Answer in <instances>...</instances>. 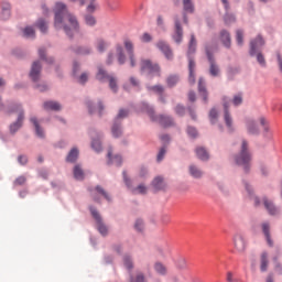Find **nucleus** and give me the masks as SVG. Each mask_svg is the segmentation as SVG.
Wrapping results in <instances>:
<instances>
[{"label": "nucleus", "mask_w": 282, "mask_h": 282, "mask_svg": "<svg viewBox=\"0 0 282 282\" xmlns=\"http://www.w3.org/2000/svg\"><path fill=\"white\" fill-rule=\"evenodd\" d=\"M55 22L54 26L57 30L63 29L65 34L72 37L76 32H78V20L74 14L68 13L67 6L63 2H56L55 9Z\"/></svg>", "instance_id": "1"}, {"label": "nucleus", "mask_w": 282, "mask_h": 282, "mask_svg": "<svg viewBox=\"0 0 282 282\" xmlns=\"http://www.w3.org/2000/svg\"><path fill=\"white\" fill-rule=\"evenodd\" d=\"M236 164L242 166L245 173H248L251 164V153L249 150V143L242 140L240 143V151L235 156Z\"/></svg>", "instance_id": "2"}, {"label": "nucleus", "mask_w": 282, "mask_h": 282, "mask_svg": "<svg viewBox=\"0 0 282 282\" xmlns=\"http://www.w3.org/2000/svg\"><path fill=\"white\" fill-rule=\"evenodd\" d=\"M143 110L148 112V115L151 117L152 121L158 122L163 128L172 127L174 124L171 117H165L163 115L155 116L154 117V110L149 105H143Z\"/></svg>", "instance_id": "3"}, {"label": "nucleus", "mask_w": 282, "mask_h": 282, "mask_svg": "<svg viewBox=\"0 0 282 282\" xmlns=\"http://www.w3.org/2000/svg\"><path fill=\"white\" fill-rule=\"evenodd\" d=\"M96 78L99 82H105L106 79H108L110 89L113 93H118V80L113 76L109 75L102 67H98Z\"/></svg>", "instance_id": "4"}, {"label": "nucleus", "mask_w": 282, "mask_h": 282, "mask_svg": "<svg viewBox=\"0 0 282 282\" xmlns=\"http://www.w3.org/2000/svg\"><path fill=\"white\" fill-rule=\"evenodd\" d=\"M141 73H145L153 76H161V67L159 64H153L150 59H142Z\"/></svg>", "instance_id": "5"}, {"label": "nucleus", "mask_w": 282, "mask_h": 282, "mask_svg": "<svg viewBox=\"0 0 282 282\" xmlns=\"http://www.w3.org/2000/svg\"><path fill=\"white\" fill-rule=\"evenodd\" d=\"M216 47H210L209 45L205 46V53L208 56V61L210 64L209 73L213 77H218L220 75V68L215 62L212 52L215 51Z\"/></svg>", "instance_id": "6"}, {"label": "nucleus", "mask_w": 282, "mask_h": 282, "mask_svg": "<svg viewBox=\"0 0 282 282\" xmlns=\"http://www.w3.org/2000/svg\"><path fill=\"white\" fill-rule=\"evenodd\" d=\"M128 116H129L128 110H126V109H120L119 110V113L117 115V118H116L115 123L112 126V135L115 138H118V137L122 135L120 120L127 118Z\"/></svg>", "instance_id": "7"}, {"label": "nucleus", "mask_w": 282, "mask_h": 282, "mask_svg": "<svg viewBox=\"0 0 282 282\" xmlns=\"http://www.w3.org/2000/svg\"><path fill=\"white\" fill-rule=\"evenodd\" d=\"M90 212L95 220L97 221V229L98 231L102 235L106 236L108 234V228L106 225L102 223V218L98 210H96L94 207H90Z\"/></svg>", "instance_id": "8"}, {"label": "nucleus", "mask_w": 282, "mask_h": 282, "mask_svg": "<svg viewBox=\"0 0 282 282\" xmlns=\"http://www.w3.org/2000/svg\"><path fill=\"white\" fill-rule=\"evenodd\" d=\"M263 207L267 208L268 213L271 216H275L280 214V208L276 207L272 200H269V198H262Z\"/></svg>", "instance_id": "9"}, {"label": "nucleus", "mask_w": 282, "mask_h": 282, "mask_svg": "<svg viewBox=\"0 0 282 282\" xmlns=\"http://www.w3.org/2000/svg\"><path fill=\"white\" fill-rule=\"evenodd\" d=\"M234 246L239 253H243L246 250L245 237L241 235H236L234 238Z\"/></svg>", "instance_id": "10"}, {"label": "nucleus", "mask_w": 282, "mask_h": 282, "mask_svg": "<svg viewBox=\"0 0 282 282\" xmlns=\"http://www.w3.org/2000/svg\"><path fill=\"white\" fill-rule=\"evenodd\" d=\"M264 45L262 36H257L256 40L250 43V55L253 56L258 53V50Z\"/></svg>", "instance_id": "11"}, {"label": "nucleus", "mask_w": 282, "mask_h": 282, "mask_svg": "<svg viewBox=\"0 0 282 282\" xmlns=\"http://www.w3.org/2000/svg\"><path fill=\"white\" fill-rule=\"evenodd\" d=\"M41 70H42L41 63L34 62L30 73V77L32 78L33 82L39 80V78L41 77Z\"/></svg>", "instance_id": "12"}, {"label": "nucleus", "mask_w": 282, "mask_h": 282, "mask_svg": "<svg viewBox=\"0 0 282 282\" xmlns=\"http://www.w3.org/2000/svg\"><path fill=\"white\" fill-rule=\"evenodd\" d=\"M156 46H158V48L163 53V55H164V57H165L166 59H169V61L172 59L173 53H172L170 46H169L165 42H162V41H161V42H159V43L156 44Z\"/></svg>", "instance_id": "13"}, {"label": "nucleus", "mask_w": 282, "mask_h": 282, "mask_svg": "<svg viewBox=\"0 0 282 282\" xmlns=\"http://www.w3.org/2000/svg\"><path fill=\"white\" fill-rule=\"evenodd\" d=\"M175 43H182L183 41V29L178 19H175V32L173 35Z\"/></svg>", "instance_id": "14"}, {"label": "nucleus", "mask_w": 282, "mask_h": 282, "mask_svg": "<svg viewBox=\"0 0 282 282\" xmlns=\"http://www.w3.org/2000/svg\"><path fill=\"white\" fill-rule=\"evenodd\" d=\"M115 51L119 65H123L127 61L123 46L121 44H117Z\"/></svg>", "instance_id": "15"}, {"label": "nucleus", "mask_w": 282, "mask_h": 282, "mask_svg": "<svg viewBox=\"0 0 282 282\" xmlns=\"http://www.w3.org/2000/svg\"><path fill=\"white\" fill-rule=\"evenodd\" d=\"M261 230H262L264 238H267L268 246H270V248H272L273 240L271 239V235H270V224L268 221L262 223Z\"/></svg>", "instance_id": "16"}, {"label": "nucleus", "mask_w": 282, "mask_h": 282, "mask_svg": "<svg viewBox=\"0 0 282 282\" xmlns=\"http://www.w3.org/2000/svg\"><path fill=\"white\" fill-rule=\"evenodd\" d=\"M246 124H247L248 133L250 135H259L260 129L257 126V122L254 120L248 119Z\"/></svg>", "instance_id": "17"}, {"label": "nucleus", "mask_w": 282, "mask_h": 282, "mask_svg": "<svg viewBox=\"0 0 282 282\" xmlns=\"http://www.w3.org/2000/svg\"><path fill=\"white\" fill-rule=\"evenodd\" d=\"M228 108H229V104L226 102V98H224V120H225V124H227V127L231 129L232 119H231V116L229 115Z\"/></svg>", "instance_id": "18"}, {"label": "nucleus", "mask_w": 282, "mask_h": 282, "mask_svg": "<svg viewBox=\"0 0 282 282\" xmlns=\"http://www.w3.org/2000/svg\"><path fill=\"white\" fill-rule=\"evenodd\" d=\"M152 187L155 191H164L166 188V182L164 181L163 177L159 176L155 177L152 182Z\"/></svg>", "instance_id": "19"}, {"label": "nucleus", "mask_w": 282, "mask_h": 282, "mask_svg": "<svg viewBox=\"0 0 282 282\" xmlns=\"http://www.w3.org/2000/svg\"><path fill=\"white\" fill-rule=\"evenodd\" d=\"M43 109L46 111H59L62 110V106L59 102L56 101H45L43 104Z\"/></svg>", "instance_id": "20"}, {"label": "nucleus", "mask_w": 282, "mask_h": 282, "mask_svg": "<svg viewBox=\"0 0 282 282\" xmlns=\"http://www.w3.org/2000/svg\"><path fill=\"white\" fill-rule=\"evenodd\" d=\"M23 119H24V112L20 111V113L18 116V121L10 126L11 133H15L17 131H19V129L22 128Z\"/></svg>", "instance_id": "21"}, {"label": "nucleus", "mask_w": 282, "mask_h": 282, "mask_svg": "<svg viewBox=\"0 0 282 282\" xmlns=\"http://www.w3.org/2000/svg\"><path fill=\"white\" fill-rule=\"evenodd\" d=\"M220 41L223 43V45L227 48L230 47L231 45V36H230V33L228 31H220Z\"/></svg>", "instance_id": "22"}, {"label": "nucleus", "mask_w": 282, "mask_h": 282, "mask_svg": "<svg viewBox=\"0 0 282 282\" xmlns=\"http://www.w3.org/2000/svg\"><path fill=\"white\" fill-rule=\"evenodd\" d=\"M90 192H91V195H93L94 198H95V202H98V198L95 197V196H96V193L101 194V196H102L106 200H108V202L111 200V198L109 197L108 193H107L101 186H97L95 189H90Z\"/></svg>", "instance_id": "23"}, {"label": "nucleus", "mask_w": 282, "mask_h": 282, "mask_svg": "<svg viewBox=\"0 0 282 282\" xmlns=\"http://www.w3.org/2000/svg\"><path fill=\"white\" fill-rule=\"evenodd\" d=\"M259 123L263 129L264 135L272 138V132L270 131V126H269V122L267 121V119L264 117H260Z\"/></svg>", "instance_id": "24"}, {"label": "nucleus", "mask_w": 282, "mask_h": 282, "mask_svg": "<svg viewBox=\"0 0 282 282\" xmlns=\"http://www.w3.org/2000/svg\"><path fill=\"white\" fill-rule=\"evenodd\" d=\"M148 89L160 96V101L165 102L163 98L164 88L162 86H149Z\"/></svg>", "instance_id": "25"}, {"label": "nucleus", "mask_w": 282, "mask_h": 282, "mask_svg": "<svg viewBox=\"0 0 282 282\" xmlns=\"http://www.w3.org/2000/svg\"><path fill=\"white\" fill-rule=\"evenodd\" d=\"M108 46H109V43L106 42L104 39H97L96 48L99 53H105Z\"/></svg>", "instance_id": "26"}, {"label": "nucleus", "mask_w": 282, "mask_h": 282, "mask_svg": "<svg viewBox=\"0 0 282 282\" xmlns=\"http://www.w3.org/2000/svg\"><path fill=\"white\" fill-rule=\"evenodd\" d=\"M198 91H199V94L202 95L204 101L207 102V100H208V94H207V91H206V87H205V83H204V79H203V78H199V82H198Z\"/></svg>", "instance_id": "27"}, {"label": "nucleus", "mask_w": 282, "mask_h": 282, "mask_svg": "<svg viewBox=\"0 0 282 282\" xmlns=\"http://www.w3.org/2000/svg\"><path fill=\"white\" fill-rule=\"evenodd\" d=\"M196 155L202 161H207L209 159L208 152L203 147L196 148Z\"/></svg>", "instance_id": "28"}, {"label": "nucleus", "mask_w": 282, "mask_h": 282, "mask_svg": "<svg viewBox=\"0 0 282 282\" xmlns=\"http://www.w3.org/2000/svg\"><path fill=\"white\" fill-rule=\"evenodd\" d=\"M31 122L34 124L35 127V132H36V135L40 137V138H44L45 134H44V130L42 129V127L39 124V120L35 118V117H32L31 118Z\"/></svg>", "instance_id": "29"}, {"label": "nucleus", "mask_w": 282, "mask_h": 282, "mask_svg": "<svg viewBox=\"0 0 282 282\" xmlns=\"http://www.w3.org/2000/svg\"><path fill=\"white\" fill-rule=\"evenodd\" d=\"M108 158H109V164H115L116 166H121L122 158L120 155H116V156L111 158V152L109 151Z\"/></svg>", "instance_id": "30"}, {"label": "nucleus", "mask_w": 282, "mask_h": 282, "mask_svg": "<svg viewBox=\"0 0 282 282\" xmlns=\"http://www.w3.org/2000/svg\"><path fill=\"white\" fill-rule=\"evenodd\" d=\"M123 46H124L126 52H128V55L134 54V46H133V43L131 42V40H129V39L123 40Z\"/></svg>", "instance_id": "31"}, {"label": "nucleus", "mask_w": 282, "mask_h": 282, "mask_svg": "<svg viewBox=\"0 0 282 282\" xmlns=\"http://www.w3.org/2000/svg\"><path fill=\"white\" fill-rule=\"evenodd\" d=\"M189 173L193 177L195 178H200L203 176V172L200 169H198L197 166L195 165H191L189 166Z\"/></svg>", "instance_id": "32"}, {"label": "nucleus", "mask_w": 282, "mask_h": 282, "mask_svg": "<svg viewBox=\"0 0 282 282\" xmlns=\"http://www.w3.org/2000/svg\"><path fill=\"white\" fill-rule=\"evenodd\" d=\"M268 264H269L268 253L263 252L261 254V264H260L261 272H265L268 270Z\"/></svg>", "instance_id": "33"}, {"label": "nucleus", "mask_w": 282, "mask_h": 282, "mask_svg": "<svg viewBox=\"0 0 282 282\" xmlns=\"http://www.w3.org/2000/svg\"><path fill=\"white\" fill-rule=\"evenodd\" d=\"M76 160H78V149L74 148L66 158V162L74 163Z\"/></svg>", "instance_id": "34"}, {"label": "nucleus", "mask_w": 282, "mask_h": 282, "mask_svg": "<svg viewBox=\"0 0 282 282\" xmlns=\"http://www.w3.org/2000/svg\"><path fill=\"white\" fill-rule=\"evenodd\" d=\"M182 3H183V10L185 12H188V13L194 12V4H193L192 0H183Z\"/></svg>", "instance_id": "35"}, {"label": "nucleus", "mask_w": 282, "mask_h": 282, "mask_svg": "<svg viewBox=\"0 0 282 282\" xmlns=\"http://www.w3.org/2000/svg\"><path fill=\"white\" fill-rule=\"evenodd\" d=\"M74 177L77 181L84 180V171L79 165H75V167H74Z\"/></svg>", "instance_id": "36"}, {"label": "nucleus", "mask_w": 282, "mask_h": 282, "mask_svg": "<svg viewBox=\"0 0 282 282\" xmlns=\"http://www.w3.org/2000/svg\"><path fill=\"white\" fill-rule=\"evenodd\" d=\"M189 83L194 84L195 83V75H194V69H195V62L189 58Z\"/></svg>", "instance_id": "37"}, {"label": "nucleus", "mask_w": 282, "mask_h": 282, "mask_svg": "<svg viewBox=\"0 0 282 282\" xmlns=\"http://www.w3.org/2000/svg\"><path fill=\"white\" fill-rule=\"evenodd\" d=\"M36 26L39 28V30L42 33H46L47 32V22L43 19L37 20Z\"/></svg>", "instance_id": "38"}, {"label": "nucleus", "mask_w": 282, "mask_h": 282, "mask_svg": "<svg viewBox=\"0 0 282 282\" xmlns=\"http://www.w3.org/2000/svg\"><path fill=\"white\" fill-rule=\"evenodd\" d=\"M23 36L26 37V39H34V36H35V31L33 30V28L26 26V28L23 30Z\"/></svg>", "instance_id": "39"}, {"label": "nucleus", "mask_w": 282, "mask_h": 282, "mask_svg": "<svg viewBox=\"0 0 282 282\" xmlns=\"http://www.w3.org/2000/svg\"><path fill=\"white\" fill-rule=\"evenodd\" d=\"M196 47H197V40H195L194 34H192L191 42H189V48H188V55L194 54Z\"/></svg>", "instance_id": "40"}, {"label": "nucleus", "mask_w": 282, "mask_h": 282, "mask_svg": "<svg viewBox=\"0 0 282 282\" xmlns=\"http://www.w3.org/2000/svg\"><path fill=\"white\" fill-rule=\"evenodd\" d=\"M154 270L156 271V273L164 275L166 274V268L164 267V264L156 262L154 264Z\"/></svg>", "instance_id": "41"}, {"label": "nucleus", "mask_w": 282, "mask_h": 282, "mask_svg": "<svg viewBox=\"0 0 282 282\" xmlns=\"http://www.w3.org/2000/svg\"><path fill=\"white\" fill-rule=\"evenodd\" d=\"M232 105L238 107L243 102V97L242 94H237L234 96L232 100H231Z\"/></svg>", "instance_id": "42"}, {"label": "nucleus", "mask_w": 282, "mask_h": 282, "mask_svg": "<svg viewBox=\"0 0 282 282\" xmlns=\"http://www.w3.org/2000/svg\"><path fill=\"white\" fill-rule=\"evenodd\" d=\"M176 267L180 270H186L188 268L186 259L185 258H180L176 261Z\"/></svg>", "instance_id": "43"}, {"label": "nucleus", "mask_w": 282, "mask_h": 282, "mask_svg": "<svg viewBox=\"0 0 282 282\" xmlns=\"http://www.w3.org/2000/svg\"><path fill=\"white\" fill-rule=\"evenodd\" d=\"M147 191H148L147 186L143 185V184H140V185H138V186L133 189V193H134V194H147Z\"/></svg>", "instance_id": "44"}, {"label": "nucleus", "mask_w": 282, "mask_h": 282, "mask_svg": "<svg viewBox=\"0 0 282 282\" xmlns=\"http://www.w3.org/2000/svg\"><path fill=\"white\" fill-rule=\"evenodd\" d=\"M236 41L238 45H242L243 44V31L238 30L236 31Z\"/></svg>", "instance_id": "45"}, {"label": "nucleus", "mask_w": 282, "mask_h": 282, "mask_svg": "<svg viewBox=\"0 0 282 282\" xmlns=\"http://www.w3.org/2000/svg\"><path fill=\"white\" fill-rule=\"evenodd\" d=\"M177 82H180V77H177V75H171L169 78H167V85L170 87H173Z\"/></svg>", "instance_id": "46"}, {"label": "nucleus", "mask_w": 282, "mask_h": 282, "mask_svg": "<svg viewBox=\"0 0 282 282\" xmlns=\"http://www.w3.org/2000/svg\"><path fill=\"white\" fill-rule=\"evenodd\" d=\"M130 282H145L144 273H137L135 278H131Z\"/></svg>", "instance_id": "47"}, {"label": "nucleus", "mask_w": 282, "mask_h": 282, "mask_svg": "<svg viewBox=\"0 0 282 282\" xmlns=\"http://www.w3.org/2000/svg\"><path fill=\"white\" fill-rule=\"evenodd\" d=\"M123 265L128 269L133 268L132 260H131L130 256H124L123 257Z\"/></svg>", "instance_id": "48"}, {"label": "nucleus", "mask_w": 282, "mask_h": 282, "mask_svg": "<svg viewBox=\"0 0 282 282\" xmlns=\"http://www.w3.org/2000/svg\"><path fill=\"white\" fill-rule=\"evenodd\" d=\"M166 153V148L162 147L158 153L156 161L162 162Z\"/></svg>", "instance_id": "49"}, {"label": "nucleus", "mask_w": 282, "mask_h": 282, "mask_svg": "<svg viewBox=\"0 0 282 282\" xmlns=\"http://www.w3.org/2000/svg\"><path fill=\"white\" fill-rule=\"evenodd\" d=\"M142 43H150V41H152V36L150 33L144 32L141 37H140Z\"/></svg>", "instance_id": "50"}, {"label": "nucleus", "mask_w": 282, "mask_h": 282, "mask_svg": "<svg viewBox=\"0 0 282 282\" xmlns=\"http://www.w3.org/2000/svg\"><path fill=\"white\" fill-rule=\"evenodd\" d=\"M91 148L96 151V152H100L102 150L101 143L98 140H94L91 143Z\"/></svg>", "instance_id": "51"}, {"label": "nucleus", "mask_w": 282, "mask_h": 282, "mask_svg": "<svg viewBox=\"0 0 282 282\" xmlns=\"http://www.w3.org/2000/svg\"><path fill=\"white\" fill-rule=\"evenodd\" d=\"M85 23L93 26L96 23V19L93 15H85Z\"/></svg>", "instance_id": "52"}, {"label": "nucleus", "mask_w": 282, "mask_h": 282, "mask_svg": "<svg viewBox=\"0 0 282 282\" xmlns=\"http://www.w3.org/2000/svg\"><path fill=\"white\" fill-rule=\"evenodd\" d=\"M134 228L138 230V231H142L143 228H144V223L142 219H137L135 224H134Z\"/></svg>", "instance_id": "53"}, {"label": "nucleus", "mask_w": 282, "mask_h": 282, "mask_svg": "<svg viewBox=\"0 0 282 282\" xmlns=\"http://www.w3.org/2000/svg\"><path fill=\"white\" fill-rule=\"evenodd\" d=\"M90 53H91V48L89 47H80L77 51V54H80V55H89Z\"/></svg>", "instance_id": "54"}, {"label": "nucleus", "mask_w": 282, "mask_h": 282, "mask_svg": "<svg viewBox=\"0 0 282 282\" xmlns=\"http://www.w3.org/2000/svg\"><path fill=\"white\" fill-rule=\"evenodd\" d=\"M26 183L25 176H20L14 181L15 186H22Z\"/></svg>", "instance_id": "55"}, {"label": "nucleus", "mask_w": 282, "mask_h": 282, "mask_svg": "<svg viewBox=\"0 0 282 282\" xmlns=\"http://www.w3.org/2000/svg\"><path fill=\"white\" fill-rule=\"evenodd\" d=\"M209 117H210V120H212V123L215 122V120H217L218 118V111L217 109H212L210 112H209Z\"/></svg>", "instance_id": "56"}, {"label": "nucleus", "mask_w": 282, "mask_h": 282, "mask_svg": "<svg viewBox=\"0 0 282 282\" xmlns=\"http://www.w3.org/2000/svg\"><path fill=\"white\" fill-rule=\"evenodd\" d=\"M187 132L192 138H196L198 135V131L194 127H188Z\"/></svg>", "instance_id": "57"}, {"label": "nucleus", "mask_w": 282, "mask_h": 282, "mask_svg": "<svg viewBox=\"0 0 282 282\" xmlns=\"http://www.w3.org/2000/svg\"><path fill=\"white\" fill-rule=\"evenodd\" d=\"M257 61L261 66H265V58L262 53L257 54Z\"/></svg>", "instance_id": "58"}, {"label": "nucleus", "mask_w": 282, "mask_h": 282, "mask_svg": "<svg viewBox=\"0 0 282 282\" xmlns=\"http://www.w3.org/2000/svg\"><path fill=\"white\" fill-rule=\"evenodd\" d=\"M130 66L134 67L138 64L134 53L129 54Z\"/></svg>", "instance_id": "59"}, {"label": "nucleus", "mask_w": 282, "mask_h": 282, "mask_svg": "<svg viewBox=\"0 0 282 282\" xmlns=\"http://www.w3.org/2000/svg\"><path fill=\"white\" fill-rule=\"evenodd\" d=\"M115 61V54L112 51L109 52L108 57L106 58V64L111 65Z\"/></svg>", "instance_id": "60"}, {"label": "nucleus", "mask_w": 282, "mask_h": 282, "mask_svg": "<svg viewBox=\"0 0 282 282\" xmlns=\"http://www.w3.org/2000/svg\"><path fill=\"white\" fill-rule=\"evenodd\" d=\"M10 17H11V11H7V10L1 11V20L7 21L10 19Z\"/></svg>", "instance_id": "61"}, {"label": "nucleus", "mask_w": 282, "mask_h": 282, "mask_svg": "<svg viewBox=\"0 0 282 282\" xmlns=\"http://www.w3.org/2000/svg\"><path fill=\"white\" fill-rule=\"evenodd\" d=\"M175 111H176L177 116H184L185 115L184 106H176Z\"/></svg>", "instance_id": "62"}, {"label": "nucleus", "mask_w": 282, "mask_h": 282, "mask_svg": "<svg viewBox=\"0 0 282 282\" xmlns=\"http://www.w3.org/2000/svg\"><path fill=\"white\" fill-rule=\"evenodd\" d=\"M276 59H278V66H279V69L282 74V55L280 52L276 53Z\"/></svg>", "instance_id": "63"}, {"label": "nucleus", "mask_w": 282, "mask_h": 282, "mask_svg": "<svg viewBox=\"0 0 282 282\" xmlns=\"http://www.w3.org/2000/svg\"><path fill=\"white\" fill-rule=\"evenodd\" d=\"M86 10L90 13L95 12L96 10L95 1H89V6L86 8Z\"/></svg>", "instance_id": "64"}]
</instances>
